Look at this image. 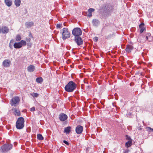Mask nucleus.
Returning <instances> with one entry per match:
<instances>
[{
	"mask_svg": "<svg viewBox=\"0 0 153 153\" xmlns=\"http://www.w3.org/2000/svg\"><path fill=\"white\" fill-rule=\"evenodd\" d=\"M75 41L77 44L78 46H80L82 45L83 41L82 38L80 36H75Z\"/></svg>",
	"mask_w": 153,
	"mask_h": 153,
	"instance_id": "7",
	"label": "nucleus"
},
{
	"mask_svg": "<svg viewBox=\"0 0 153 153\" xmlns=\"http://www.w3.org/2000/svg\"><path fill=\"white\" fill-rule=\"evenodd\" d=\"M144 24L143 23L139 25L140 28V33H142L145 30V28L144 27Z\"/></svg>",
	"mask_w": 153,
	"mask_h": 153,
	"instance_id": "20",
	"label": "nucleus"
},
{
	"mask_svg": "<svg viewBox=\"0 0 153 153\" xmlns=\"http://www.w3.org/2000/svg\"><path fill=\"white\" fill-rule=\"evenodd\" d=\"M94 9L90 8L88 10V12L89 13H91L92 12H94Z\"/></svg>",
	"mask_w": 153,
	"mask_h": 153,
	"instance_id": "32",
	"label": "nucleus"
},
{
	"mask_svg": "<svg viewBox=\"0 0 153 153\" xmlns=\"http://www.w3.org/2000/svg\"><path fill=\"white\" fill-rule=\"evenodd\" d=\"M29 36L31 38H33V36L32 35L31 33V32H30L29 34Z\"/></svg>",
	"mask_w": 153,
	"mask_h": 153,
	"instance_id": "37",
	"label": "nucleus"
},
{
	"mask_svg": "<svg viewBox=\"0 0 153 153\" xmlns=\"http://www.w3.org/2000/svg\"><path fill=\"white\" fill-rule=\"evenodd\" d=\"M25 24L27 28L30 27L34 25V23L33 22H26Z\"/></svg>",
	"mask_w": 153,
	"mask_h": 153,
	"instance_id": "14",
	"label": "nucleus"
},
{
	"mask_svg": "<svg viewBox=\"0 0 153 153\" xmlns=\"http://www.w3.org/2000/svg\"><path fill=\"white\" fill-rule=\"evenodd\" d=\"M126 139L127 140H131V138H130V137L129 136H128V135H126Z\"/></svg>",
	"mask_w": 153,
	"mask_h": 153,
	"instance_id": "34",
	"label": "nucleus"
},
{
	"mask_svg": "<svg viewBox=\"0 0 153 153\" xmlns=\"http://www.w3.org/2000/svg\"><path fill=\"white\" fill-rule=\"evenodd\" d=\"M24 119L22 117H20L17 120L16 124H24Z\"/></svg>",
	"mask_w": 153,
	"mask_h": 153,
	"instance_id": "12",
	"label": "nucleus"
},
{
	"mask_svg": "<svg viewBox=\"0 0 153 153\" xmlns=\"http://www.w3.org/2000/svg\"><path fill=\"white\" fill-rule=\"evenodd\" d=\"M20 99L19 97H15L13 98L10 102V103L12 106H16L19 102Z\"/></svg>",
	"mask_w": 153,
	"mask_h": 153,
	"instance_id": "4",
	"label": "nucleus"
},
{
	"mask_svg": "<svg viewBox=\"0 0 153 153\" xmlns=\"http://www.w3.org/2000/svg\"><path fill=\"white\" fill-rule=\"evenodd\" d=\"M146 40H148L150 42L152 39V37L151 36V34L150 33H147L146 35Z\"/></svg>",
	"mask_w": 153,
	"mask_h": 153,
	"instance_id": "21",
	"label": "nucleus"
},
{
	"mask_svg": "<svg viewBox=\"0 0 153 153\" xmlns=\"http://www.w3.org/2000/svg\"><path fill=\"white\" fill-rule=\"evenodd\" d=\"M88 16H92V14L91 13H89V14L88 15Z\"/></svg>",
	"mask_w": 153,
	"mask_h": 153,
	"instance_id": "40",
	"label": "nucleus"
},
{
	"mask_svg": "<svg viewBox=\"0 0 153 153\" xmlns=\"http://www.w3.org/2000/svg\"><path fill=\"white\" fill-rule=\"evenodd\" d=\"M128 150H127V151H125L124 152V153H128Z\"/></svg>",
	"mask_w": 153,
	"mask_h": 153,
	"instance_id": "42",
	"label": "nucleus"
},
{
	"mask_svg": "<svg viewBox=\"0 0 153 153\" xmlns=\"http://www.w3.org/2000/svg\"><path fill=\"white\" fill-rule=\"evenodd\" d=\"M26 45V41L24 40H21L18 42H15L14 45V47L16 49L20 48L22 47L23 45L25 46Z\"/></svg>",
	"mask_w": 153,
	"mask_h": 153,
	"instance_id": "5",
	"label": "nucleus"
},
{
	"mask_svg": "<svg viewBox=\"0 0 153 153\" xmlns=\"http://www.w3.org/2000/svg\"><path fill=\"white\" fill-rule=\"evenodd\" d=\"M14 41V40L13 39H11L10 41V43H11V42H13Z\"/></svg>",
	"mask_w": 153,
	"mask_h": 153,
	"instance_id": "41",
	"label": "nucleus"
},
{
	"mask_svg": "<svg viewBox=\"0 0 153 153\" xmlns=\"http://www.w3.org/2000/svg\"><path fill=\"white\" fill-rule=\"evenodd\" d=\"M70 33L67 28H64L62 30V38L63 39L65 40L70 37Z\"/></svg>",
	"mask_w": 153,
	"mask_h": 153,
	"instance_id": "3",
	"label": "nucleus"
},
{
	"mask_svg": "<svg viewBox=\"0 0 153 153\" xmlns=\"http://www.w3.org/2000/svg\"><path fill=\"white\" fill-rule=\"evenodd\" d=\"M4 2L8 7L11 6L12 4V0H4Z\"/></svg>",
	"mask_w": 153,
	"mask_h": 153,
	"instance_id": "18",
	"label": "nucleus"
},
{
	"mask_svg": "<svg viewBox=\"0 0 153 153\" xmlns=\"http://www.w3.org/2000/svg\"><path fill=\"white\" fill-rule=\"evenodd\" d=\"M72 34L75 36H79L82 34V31L80 28L76 27L73 29Z\"/></svg>",
	"mask_w": 153,
	"mask_h": 153,
	"instance_id": "6",
	"label": "nucleus"
},
{
	"mask_svg": "<svg viewBox=\"0 0 153 153\" xmlns=\"http://www.w3.org/2000/svg\"><path fill=\"white\" fill-rule=\"evenodd\" d=\"M9 29L6 26H3L1 27V33L5 34L8 33Z\"/></svg>",
	"mask_w": 153,
	"mask_h": 153,
	"instance_id": "10",
	"label": "nucleus"
},
{
	"mask_svg": "<svg viewBox=\"0 0 153 153\" xmlns=\"http://www.w3.org/2000/svg\"><path fill=\"white\" fill-rule=\"evenodd\" d=\"M68 118L67 116L63 113L60 114L59 115V118L60 120L61 121H64L67 119Z\"/></svg>",
	"mask_w": 153,
	"mask_h": 153,
	"instance_id": "11",
	"label": "nucleus"
},
{
	"mask_svg": "<svg viewBox=\"0 0 153 153\" xmlns=\"http://www.w3.org/2000/svg\"><path fill=\"white\" fill-rule=\"evenodd\" d=\"M111 36V34H109L107 36H105V38L106 39H110Z\"/></svg>",
	"mask_w": 153,
	"mask_h": 153,
	"instance_id": "31",
	"label": "nucleus"
},
{
	"mask_svg": "<svg viewBox=\"0 0 153 153\" xmlns=\"http://www.w3.org/2000/svg\"><path fill=\"white\" fill-rule=\"evenodd\" d=\"M21 3L20 0H15L14 3L16 7H19L20 6Z\"/></svg>",
	"mask_w": 153,
	"mask_h": 153,
	"instance_id": "22",
	"label": "nucleus"
},
{
	"mask_svg": "<svg viewBox=\"0 0 153 153\" xmlns=\"http://www.w3.org/2000/svg\"><path fill=\"white\" fill-rule=\"evenodd\" d=\"M108 7V5H106V6H105V7Z\"/></svg>",
	"mask_w": 153,
	"mask_h": 153,
	"instance_id": "46",
	"label": "nucleus"
},
{
	"mask_svg": "<svg viewBox=\"0 0 153 153\" xmlns=\"http://www.w3.org/2000/svg\"><path fill=\"white\" fill-rule=\"evenodd\" d=\"M76 88V84L73 81H70L65 86V89L67 92H73Z\"/></svg>",
	"mask_w": 153,
	"mask_h": 153,
	"instance_id": "1",
	"label": "nucleus"
},
{
	"mask_svg": "<svg viewBox=\"0 0 153 153\" xmlns=\"http://www.w3.org/2000/svg\"><path fill=\"white\" fill-rule=\"evenodd\" d=\"M137 40L140 42L143 43L145 42L146 40L144 37L142 36H140L138 39Z\"/></svg>",
	"mask_w": 153,
	"mask_h": 153,
	"instance_id": "15",
	"label": "nucleus"
},
{
	"mask_svg": "<svg viewBox=\"0 0 153 153\" xmlns=\"http://www.w3.org/2000/svg\"><path fill=\"white\" fill-rule=\"evenodd\" d=\"M133 46L128 45L126 46L125 50L127 52L130 53L133 50Z\"/></svg>",
	"mask_w": 153,
	"mask_h": 153,
	"instance_id": "13",
	"label": "nucleus"
},
{
	"mask_svg": "<svg viewBox=\"0 0 153 153\" xmlns=\"http://www.w3.org/2000/svg\"><path fill=\"white\" fill-rule=\"evenodd\" d=\"M150 129L152 130V131H153V129H152L150 128Z\"/></svg>",
	"mask_w": 153,
	"mask_h": 153,
	"instance_id": "45",
	"label": "nucleus"
},
{
	"mask_svg": "<svg viewBox=\"0 0 153 153\" xmlns=\"http://www.w3.org/2000/svg\"><path fill=\"white\" fill-rule=\"evenodd\" d=\"M71 127L70 126H68L65 128L64 132L67 134H69L71 131Z\"/></svg>",
	"mask_w": 153,
	"mask_h": 153,
	"instance_id": "19",
	"label": "nucleus"
},
{
	"mask_svg": "<svg viewBox=\"0 0 153 153\" xmlns=\"http://www.w3.org/2000/svg\"><path fill=\"white\" fill-rule=\"evenodd\" d=\"M11 64V61L9 59H5L3 62V65L4 67H9Z\"/></svg>",
	"mask_w": 153,
	"mask_h": 153,
	"instance_id": "9",
	"label": "nucleus"
},
{
	"mask_svg": "<svg viewBox=\"0 0 153 153\" xmlns=\"http://www.w3.org/2000/svg\"><path fill=\"white\" fill-rule=\"evenodd\" d=\"M21 38H22L21 36L19 34H18L16 36V41H19L21 40Z\"/></svg>",
	"mask_w": 153,
	"mask_h": 153,
	"instance_id": "28",
	"label": "nucleus"
},
{
	"mask_svg": "<svg viewBox=\"0 0 153 153\" xmlns=\"http://www.w3.org/2000/svg\"><path fill=\"white\" fill-rule=\"evenodd\" d=\"M84 120H82V119H77L76 121V123H77V124H81V123H83V121H84Z\"/></svg>",
	"mask_w": 153,
	"mask_h": 153,
	"instance_id": "27",
	"label": "nucleus"
},
{
	"mask_svg": "<svg viewBox=\"0 0 153 153\" xmlns=\"http://www.w3.org/2000/svg\"><path fill=\"white\" fill-rule=\"evenodd\" d=\"M63 143L67 145H68V144H69L68 143L67 141H66V140H64Z\"/></svg>",
	"mask_w": 153,
	"mask_h": 153,
	"instance_id": "38",
	"label": "nucleus"
},
{
	"mask_svg": "<svg viewBox=\"0 0 153 153\" xmlns=\"http://www.w3.org/2000/svg\"><path fill=\"white\" fill-rule=\"evenodd\" d=\"M9 47H10V48H11V45H10V43L9 44Z\"/></svg>",
	"mask_w": 153,
	"mask_h": 153,
	"instance_id": "44",
	"label": "nucleus"
},
{
	"mask_svg": "<svg viewBox=\"0 0 153 153\" xmlns=\"http://www.w3.org/2000/svg\"><path fill=\"white\" fill-rule=\"evenodd\" d=\"M99 22L98 20L95 19H94L92 21V23L93 24V25L94 26L97 25Z\"/></svg>",
	"mask_w": 153,
	"mask_h": 153,
	"instance_id": "23",
	"label": "nucleus"
},
{
	"mask_svg": "<svg viewBox=\"0 0 153 153\" xmlns=\"http://www.w3.org/2000/svg\"><path fill=\"white\" fill-rule=\"evenodd\" d=\"M30 39H31L30 38H27L26 39V40L27 41V42H30Z\"/></svg>",
	"mask_w": 153,
	"mask_h": 153,
	"instance_id": "39",
	"label": "nucleus"
},
{
	"mask_svg": "<svg viewBox=\"0 0 153 153\" xmlns=\"http://www.w3.org/2000/svg\"><path fill=\"white\" fill-rule=\"evenodd\" d=\"M36 81L38 82L41 83L43 81V79L42 77H37L36 79Z\"/></svg>",
	"mask_w": 153,
	"mask_h": 153,
	"instance_id": "25",
	"label": "nucleus"
},
{
	"mask_svg": "<svg viewBox=\"0 0 153 153\" xmlns=\"http://www.w3.org/2000/svg\"><path fill=\"white\" fill-rule=\"evenodd\" d=\"M12 110L14 111V114L17 116H19L20 115V113L18 109H16V108H13L12 109Z\"/></svg>",
	"mask_w": 153,
	"mask_h": 153,
	"instance_id": "17",
	"label": "nucleus"
},
{
	"mask_svg": "<svg viewBox=\"0 0 153 153\" xmlns=\"http://www.w3.org/2000/svg\"><path fill=\"white\" fill-rule=\"evenodd\" d=\"M35 69V66L32 65H30L28 67L27 70L29 72H32Z\"/></svg>",
	"mask_w": 153,
	"mask_h": 153,
	"instance_id": "16",
	"label": "nucleus"
},
{
	"mask_svg": "<svg viewBox=\"0 0 153 153\" xmlns=\"http://www.w3.org/2000/svg\"><path fill=\"white\" fill-rule=\"evenodd\" d=\"M62 25L61 24H57L56 25V27L57 28H61L62 27Z\"/></svg>",
	"mask_w": 153,
	"mask_h": 153,
	"instance_id": "33",
	"label": "nucleus"
},
{
	"mask_svg": "<svg viewBox=\"0 0 153 153\" xmlns=\"http://www.w3.org/2000/svg\"><path fill=\"white\" fill-rule=\"evenodd\" d=\"M16 128L18 129H21L24 127V125H16Z\"/></svg>",
	"mask_w": 153,
	"mask_h": 153,
	"instance_id": "29",
	"label": "nucleus"
},
{
	"mask_svg": "<svg viewBox=\"0 0 153 153\" xmlns=\"http://www.w3.org/2000/svg\"><path fill=\"white\" fill-rule=\"evenodd\" d=\"M8 127H7V126H6V127L8 129H9V125H8Z\"/></svg>",
	"mask_w": 153,
	"mask_h": 153,
	"instance_id": "43",
	"label": "nucleus"
},
{
	"mask_svg": "<svg viewBox=\"0 0 153 153\" xmlns=\"http://www.w3.org/2000/svg\"><path fill=\"white\" fill-rule=\"evenodd\" d=\"M83 130V127L82 126L78 125L76 127L75 131L77 134H81Z\"/></svg>",
	"mask_w": 153,
	"mask_h": 153,
	"instance_id": "8",
	"label": "nucleus"
},
{
	"mask_svg": "<svg viewBox=\"0 0 153 153\" xmlns=\"http://www.w3.org/2000/svg\"><path fill=\"white\" fill-rule=\"evenodd\" d=\"M98 38L97 37H95L94 38V40L95 41V42H97L98 40Z\"/></svg>",
	"mask_w": 153,
	"mask_h": 153,
	"instance_id": "36",
	"label": "nucleus"
},
{
	"mask_svg": "<svg viewBox=\"0 0 153 153\" xmlns=\"http://www.w3.org/2000/svg\"><path fill=\"white\" fill-rule=\"evenodd\" d=\"M37 138L38 140H42L44 139V138L43 137V136H42V135L41 134H38L37 135Z\"/></svg>",
	"mask_w": 153,
	"mask_h": 153,
	"instance_id": "26",
	"label": "nucleus"
},
{
	"mask_svg": "<svg viewBox=\"0 0 153 153\" xmlns=\"http://www.w3.org/2000/svg\"><path fill=\"white\" fill-rule=\"evenodd\" d=\"M12 147V144H5L1 147L0 151L2 152H7L11 149Z\"/></svg>",
	"mask_w": 153,
	"mask_h": 153,
	"instance_id": "2",
	"label": "nucleus"
},
{
	"mask_svg": "<svg viewBox=\"0 0 153 153\" xmlns=\"http://www.w3.org/2000/svg\"><path fill=\"white\" fill-rule=\"evenodd\" d=\"M31 95L33 97H38L39 94L36 93H33L31 94Z\"/></svg>",
	"mask_w": 153,
	"mask_h": 153,
	"instance_id": "30",
	"label": "nucleus"
},
{
	"mask_svg": "<svg viewBox=\"0 0 153 153\" xmlns=\"http://www.w3.org/2000/svg\"><path fill=\"white\" fill-rule=\"evenodd\" d=\"M107 10H109V9H108L107 8Z\"/></svg>",
	"mask_w": 153,
	"mask_h": 153,
	"instance_id": "47",
	"label": "nucleus"
},
{
	"mask_svg": "<svg viewBox=\"0 0 153 153\" xmlns=\"http://www.w3.org/2000/svg\"><path fill=\"white\" fill-rule=\"evenodd\" d=\"M35 110V108L34 107L31 108L30 109V111H33Z\"/></svg>",
	"mask_w": 153,
	"mask_h": 153,
	"instance_id": "35",
	"label": "nucleus"
},
{
	"mask_svg": "<svg viewBox=\"0 0 153 153\" xmlns=\"http://www.w3.org/2000/svg\"><path fill=\"white\" fill-rule=\"evenodd\" d=\"M132 140H129L126 143L125 146L127 148H128L130 146L132 145Z\"/></svg>",
	"mask_w": 153,
	"mask_h": 153,
	"instance_id": "24",
	"label": "nucleus"
}]
</instances>
